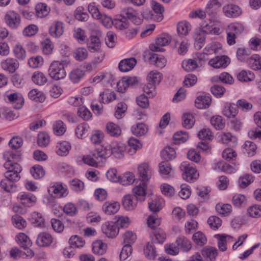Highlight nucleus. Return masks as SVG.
<instances>
[{"instance_id":"obj_1","label":"nucleus","mask_w":261,"mask_h":261,"mask_svg":"<svg viewBox=\"0 0 261 261\" xmlns=\"http://www.w3.org/2000/svg\"><path fill=\"white\" fill-rule=\"evenodd\" d=\"M70 60L68 58L62 59L61 61H54L50 64L48 69L49 76L55 80L64 79L66 75L65 68L70 63Z\"/></svg>"},{"instance_id":"obj_2","label":"nucleus","mask_w":261,"mask_h":261,"mask_svg":"<svg viewBox=\"0 0 261 261\" xmlns=\"http://www.w3.org/2000/svg\"><path fill=\"white\" fill-rule=\"evenodd\" d=\"M4 167L8 171L5 173V177L13 182L19 180L20 176V172L22 171L21 167L18 163L6 162Z\"/></svg>"},{"instance_id":"obj_3","label":"nucleus","mask_w":261,"mask_h":261,"mask_svg":"<svg viewBox=\"0 0 261 261\" xmlns=\"http://www.w3.org/2000/svg\"><path fill=\"white\" fill-rule=\"evenodd\" d=\"M180 169L183 171V178L188 182H194L199 176L196 169L186 162L181 163Z\"/></svg>"},{"instance_id":"obj_4","label":"nucleus","mask_w":261,"mask_h":261,"mask_svg":"<svg viewBox=\"0 0 261 261\" xmlns=\"http://www.w3.org/2000/svg\"><path fill=\"white\" fill-rule=\"evenodd\" d=\"M120 17L125 20H130L136 25L141 24L143 21V19L139 17L138 12L132 7L122 9L120 12Z\"/></svg>"},{"instance_id":"obj_5","label":"nucleus","mask_w":261,"mask_h":261,"mask_svg":"<svg viewBox=\"0 0 261 261\" xmlns=\"http://www.w3.org/2000/svg\"><path fill=\"white\" fill-rule=\"evenodd\" d=\"M171 41V37L168 34H162L156 39L155 44H150V49L152 51L163 52L165 49L162 47L168 45Z\"/></svg>"},{"instance_id":"obj_6","label":"nucleus","mask_w":261,"mask_h":261,"mask_svg":"<svg viewBox=\"0 0 261 261\" xmlns=\"http://www.w3.org/2000/svg\"><path fill=\"white\" fill-rule=\"evenodd\" d=\"M101 229L108 238H115L119 233V226L113 221H107L102 225Z\"/></svg>"},{"instance_id":"obj_7","label":"nucleus","mask_w":261,"mask_h":261,"mask_svg":"<svg viewBox=\"0 0 261 261\" xmlns=\"http://www.w3.org/2000/svg\"><path fill=\"white\" fill-rule=\"evenodd\" d=\"M5 21L7 24L12 29H16L20 24V16L14 11H10L5 15Z\"/></svg>"},{"instance_id":"obj_8","label":"nucleus","mask_w":261,"mask_h":261,"mask_svg":"<svg viewBox=\"0 0 261 261\" xmlns=\"http://www.w3.org/2000/svg\"><path fill=\"white\" fill-rule=\"evenodd\" d=\"M18 243L21 247L25 250H27L25 254L27 256L32 257L34 255V252L29 249V248L32 246V242L29 238L23 233H20L17 236Z\"/></svg>"},{"instance_id":"obj_9","label":"nucleus","mask_w":261,"mask_h":261,"mask_svg":"<svg viewBox=\"0 0 261 261\" xmlns=\"http://www.w3.org/2000/svg\"><path fill=\"white\" fill-rule=\"evenodd\" d=\"M138 173L141 182H146L151 178L152 169L147 163H143L138 167Z\"/></svg>"},{"instance_id":"obj_10","label":"nucleus","mask_w":261,"mask_h":261,"mask_svg":"<svg viewBox=\"0 0 261 261\" xmlns=\"http://www.w3.org/2000/svg\"><path fill=\"white\" fill-rule=\"evenodd\" d=\"M48 191L51 196L55 198L64 197L68 194L67 189L62 184L60 183H56L50 187Z\"/></svg>"},{"instance_id":"obj_11","label":"nucleus","mask_w":261,"mask_h":261,"mask_svg":"<svg viewBox=\"0 0 261 261\" xmlns=\"http://www.w3.org/2000/svg\"><path fill=\"white\" fill-rule=\"evenodd\" d=\"M230 62V60L227 56H216L209 61V64L215 68H226Z\"/></svg>"},{"instance_id":"obj_12","label":"nucleus","mask_w":261,"mask_h":261,"mask_svg":"<svg viewBox=\"0 0 261 261\" xmlns=\"http://www.w3.org/2000/svg\"><path fill=\"white\" fill-rule=\"evenodd\" d=\"M98 157H99V155L97 153V151L94 150L90 152L89 154L84 155L83 157V161L86 164L96 167L101 163Z\"/></svg>"},{"instance_id":"obj_13","label":"nucleus","mask_w":261,"mask_h":261,"mask_svg":"<svg viewBox=\"0 0 261 261\" xmlns=\"http://www.w3.org/2000/svg\"><path fill=\"white\" fill-rule=\"evenodd\" d=\"M64 32V24L60 21L54 22L49 28L50 35L55 38L60 37Z\"/></svg>"},{"instance_id":"obj_14","label":"nucleus","mask_w":261,"mask_h":261,"mask_svg":"<svg viewBox=\"0 0 261 261\" xmlns=\"http://www.w3.org/2000/svg\"><path fill=\"white\" fill-rule=\"evenodd\" d=\"M9 101L16 109H20L24 103V99L20 93H14L7 95Z\"/></svg>"},{"instance_id":"obj_15","label":"nucleus","mask_w":261,"mask_h":261,"mask_svg":"<svg viewBox=\"0 0 261 261\" xmlns=\"http://www.w3.org/2000/svg\"><path fill=\"white\" fill-rule=\"evenodd\" d=\"M1 66L4 70L10 73H14L18 68L19 63L15 59L8 58L2 62Z\"/></svg>"},{"instance_id":"obj_16","label":"nucleus","mask_w":261,"mask_h":261,"mask_svg":"<svg viewBox=\"0 0 261 261\" xmlns=\"http://www.w3.org/2000/svg\"><path fill=\"white\" fill-rule=\"evenodd\" d=\"M223 11L225 15L227 17H237L241 14V10L237 5L228 4L224 6Z\"/></svg>"},{"instance_id":"obj_17","label":"nucleus","mask_w":261,"mask_h":261,"mask_svg":"<svg viewBox=\"0 0 261 261\" xmlns=\"http://www.w3.org/2000/svg\"><path fill=\"white\" fill-rule=\"evenodd\" d=\"M120 204L116 201H107L102 206V211L108 215L116 214L119 210Z\"/></svg>"},{"instance_id":"obj_18","label":"nucleus","mask_w":261,"mask_h":261,"mask_svg":"<svg viewBox=\"0 0 261 261\" xmlns=\"http://www.w3.org/2000/svg\"><path fill=\"white\" fill-rule=\"evenodd\" d=\"M139 185L136 186L133 189L135 197L139 201H144L146 195V189L147 185L145 182H141Z\"/></svg>"},{"instance_id":"obj_19","label":"nucleus","mask_w":261,"mask_h":261,"mask_svg":"<svg viewBox=\"0 0 261 261\" xmlns=\"http://www.w3.org/2000/svg\"><path fill=\"white\" fill-rule=\"evenodd\" d=\"M138 200L133 196L127 194L122 199V205L124 208L128 211L134 210L137 206Z\"/></svg>"},{"instance_id":"obj_20","label":"nucleus","mask_w":261,"mask_h":261,"mask_svg":"<svg viewBox=\"0 0 261 261\" xmlns=\"http://www.w3.org/2000/svg\"><path fill=\"white\" fill-rule=\"evenodd\" d=\"M136 63V60L134 58L122 60L119 64V70L122 72L128 71L134 67Z\"/></svg>"},{"instance_id":"obj_21","label":"nucleus","mask_w":261,"mask_h":261,"mask_svg":"<svg viewBox=\"0 0 261 261\" xmlns=\"http://www.w3.org/2000/svg\"><path fill=\"white\" fill-rule=\"evenodd\" d=\"M201 32L203 34H216L219 31V29L216 27L214 22L211 20L203 22L201 25Z\"/></svg>"},{"instance_id":"obj_22","label":"nucleus","mask_w":261,"mask_h":261,"mask_svg":"<svg viewBox=\"0 0 261 261\" xmlns=\"http://www.w3.org/2000/svg\"><path fill=\"white\" fill-rule=\"evenodd\" d=\"M237 107L234 103H226L223 109L222 114L228 118H234L238 114Z\"/></svg>"},{"instance_id":"obj_23","label":"nucleus","mask_w":261,"mask_h":261,"mask_svg":"<svg viewBox=\"0 0 261 261\" xmlns=\"http://www.w3.org/2000/svg\"><path fill=\"white\" fill-rule=\"evenodd\" d=\"M112 154L117 158H121L125 150V146L121 142L113 143L110 146Z\"/></svg>"},{"instance_id":"obj_24","label":"nucleus","mask_w":261,"mask_h":261,"mask_svg":"<svg viewBox=\"0 0 261 261\" xmlns=\"http://www.w3.org/2000/svg\"><path fill=\"white\" fill-rule=\"evenodd\" d=\"M18 197L21 200L22 204L26 206H30L32 203L36 201V197L30 193H20Z\"/></svg>"},{"instance_id":"obj_25","label":"nucleus","mask_w":261,"mask_h":261,"mask_svg":"<svg viewBox=\"0 0 261 261\" xmlns=\"http://www.w3.org/2000/svg\"><path fill=\"white\" fill-rule=\"evenodd\" d=\"M52 241V237L50 234L43 232L38 235L36 240V243L39 246L46 247L49 246Z\"/></svg>"},{"instance_id":"obj_26","label":"nucleus","mask_w":261,"mask_h":261,"mask_svg":"<svg viewBox=\"0 0 261 261\" xmlns=\"http://www.w3.org/2000/svg\"><path fill=\"white\" fill-rule=\"evenodd\" d=\"M201 252L206 261H215L217 256V250L213 247H205Z\"/></svg>"},{"instance_id":"obj_27","label":"nucleus","mask_w":261,"mask_h":261,"mask_svg":"<svg viewBox=\"0 0 261 261\" xmlns=\"http://www.w3.org/2000/svg\"><path fill=\"white\" fill-rule=\"evenodd\" d=\"M248 66L253 70H261V57L257 54L252 55L247 60Z\"/></svg>"},{"instance_id":"obj_28","label":"nucleus","mask_w":261,"mask_h":261,"mask_svg":"<svg viewBox=\"0 0 261 261\" xmlns=\"http://www.w3.org/2000/svg\"><path fill=\"white\" fill-rule=\"evenodd\" d=\"M211 102V98L208 96H198L195 100V106L198 109H205L208 108Z\"/></svg>"},{"instance_id":"obj_29","label":"nucleus","mask_w":261,"mask_h":261,"mask_svg":"<svg viewBox=\"0 0 261 261\" xmlns=\"http://www.w3.org/2000/svg\"><path fill=\"white\" fill-rule=\"evenodd\" d=\"M101 101L103 103H109L117 99L115 92L109 89H105L100 94Z\"/></svg>"},{"instance_id":"obj_30","label":"nucleus","mask_w":261,"mask_h":261,"mask_svg":"<svg viewBox=\"0 0 261 261\" xmlns=\"http://www.w3.org/2000/svg\"><path fill=\"white\" fill-rule=\"evenodd\" d=\"M176 244L178 249L186 252L189 251L192 247L190 240L184 236L178 237L176 239Z\"/></svg>"},{"instance_id":"obj_31","label":"nucleus","mask_w":261,"mask_h":261,"mask_svg":"<svg viewBox=\"0 0 261 261\" xmlns=\"http://www.w3.org/2000/svg\"><path fill=\"white\" fill-rule=\"evenodd\" d=\"M131 131L132 133L137 136L144 135L148 131V127L143 123H138L132 126Z\"/></svg>"},{"instance_id":"obj_32","label":"nucleus","mask_w":261,"mask_h":261,"mask_svg":"<svg viewBox=\"0 0 261 261\" xmlns=\"http://www.w3.org/2000/svg\"><path fill=\"white\" fill-rule=\"evenodd\" d=\"M211 123L217 130H222L225 126V121L220 115H215L211 118Z\"/></svg>"},{"instance_id":"obj_33","label":"nucleus","mask_w":261,"mask_h":261,"mask_svg":"<svg viewBox=\"0 0 261 261\" xmlns=\"http://www.w3.org/2000/svg\"><path fill=\"white\" fill-rule=\"evenodd\" d=\"M107 249V245L103 243L101 240H97L92 244V250L95 254L102 255Z\"/></svg>"},{"instance_id":"obj_34","label":"nucleus","mask_w":261,"mask_h":261,"mask_svg":"<svg viewBox=\"0 0 261 261\" xmlns=\"http://www.w3.org/2000/svg\"><path fill=\"white\" fill-rule=\"evenodd\" d=\"M244 30L243 25L239 22H233L229 24L226 28V32L234 34L235 36L240 35Z\"/></svg>"},{"instance_id":"obj_35","label":"nucleus","mask_w":261,"mask_h":261,"mask_svg":"<svg viewBox=\"0 0 261 261\" xmlns=\"http://www.w3.org/2000/svg\"><path fill=\"white\" fill-rule=\"evenodd\" d=\"M70 148V144L68 142L62 141L58 143L56 152L59 155L65 156L68 153Z\"/></svg>"},{"instance_id":"obj_36","label":"nucleus","mask_w":261,"mask_h":261,"mask_svg":"<svg viewBox=\"0 0 261 261\" xmlns=\"http://www.w3.org/2000/svg\"><path fill=\"white\" fill-rule=\"evenodd\" d=\"M172 169L171 165L167 162H162L159 165V171L162 176L168 178L171 176Z\"/></svg>"},{"instance_id":"obj_37","label":"nucleus","mask_w":261,"mask_h":261,"mask_svg":"<svg viewBox=\"0 0 261 261\" xmlns=\"http://www.w3.org/2000/svg\"><path fill=\"white\" fill-rule=\"evenodd\" d=\"M149 55V60L153 62L156 66L160 68H163L165 66L166 59L164 56L154 53H150Z\"/></svg>"},{"instance_id":"obj_38","label":"nucleus","mask_w":261,"mask_h":261,"mask_svg":"<svg viewBox=\"0 0 261 261\" xmlns=\"http://www.w3.org/2000/svg\"><path fill=\"white\" fill-rule=\"evenodd\" d=\"M166 233L164 231L161 229L154 230L150 234V237L152 240L158 243H163L166 239Z\"/></svg>"},{"instance_id":"obj_39","label":"nucleus","mask_w":261,"mask_h":261,"mask_svg":"<svg viewBox=\"0 0 261 261\" xmlns=\"http://www.w3.org/2000/svg\"><path fill=\"white\" fill-rule=\"evenodd\" d=\"M221 4L218 0H210L206 7V12L209 15L216 13L217 11L221 7Z\"/></svg>"},{"instance_id":"obj_40","label":"nucleus","mask_w":261,"mask_h":261,"mask_svg":"<svg viewBox=\"0 0 261 261\" xmlns=\"http://www.w3.org/2000/svg\"><path fill=\"white\" fill-rule=\"evenodd\" d=\"M89 128L87 123H81L75 128V134L79 138H85L88 135Z\"/></svg>"},{"instance_id":"obj_41","label":"nucleus","mask_w":261,"mask_h":261,"mask_svg":"<svg viewBox=\"0 0 261 261\" xmlns=\"http://www.w3.org/2000/svg\"><path fill=\"white\" fill-rule=\"evenodd\" d=\"M152 8L154 12L158 14L154 18L158 21H161L163 19V13L164 12V7L160 4L155 1H152L151 2Z\"/></svg>"},{"instance_id":"obj_42","label":"nucleus","mask_w":261,"mask_h":261,"mask_svg":"<svg viewBox=\"0 0 261 261\" xmlns=\"http://www.w3.org/2000/svg\"><path fill=\"white\" fill-rule=\"evenodd\" d=\"M106 128L108 134L113 137H117L121 134L120 127L117 124L113 122L107 123Z\"/></svg>"},{"instance_id":"obj_43","label":"nucleus","mask_w":261,"mask_h":261,"mask_svg":"<svg viewBox=\"0 0 261 261\" xmlns=\"http://www.w3.org/2000/svg\"><path fill=\"white\" fill-rule=\"evenodd\" d=\"M36 15L38 17L42 18L46 16L50 11V8L45 4L39 3L35 7Z\"/></svg>"},{"instance_id":"obj_44","label":"nucleus","mask_w":261,"mask_h":261,"mask_svg":"<svg viewBox=\"0 0 261 261\" xmlns=\"http://www.w3.org/2000/svg\"><path fill=\"white\" fill-rule=\"evenodd\" d=\"M30 221L36 227H43L44 226V220L41 214L38 212H33L31 214Z\"/></svg>"},{"instance_id":"obj_45","label":"nucleus","mask_w":261,"mask_h":261,"mask_svg":"<svg viewBox=\"0 0 261 261\" xmlns=\"http://www.w3.org/2000/svg\"><path fill=\"white\" fill-rule=\"evenodd\" d=\"M191 24L186 21H180L178 23L177 26V32L180 36L187 35L189 33V31L191 30Z\"/></svg>"},{"instance_id":"obj_46","label":"nucleus","mask_w":261,"mask_h":261,"mask_svg":"<svg viewBox=\"0 0 261 261\" xmlns=\"http://www.w3.org/2000/svg\"><path fill=\"white\" fill-rule=\"evenodd\" d=\"M222 140L223 143L230 147H233L237 145V138L230 133H225L222 136Z\"/></svg>"},{"instance_id":"obj_47","label":"nucleus","mask_w":261,"mask_h":261,"mask_svg":"<svg viewBox=\"0 0 261 261\" xmlns=\"http://www.w3.org/2000/svg\"><path fill=\"white\" fill-rule=\"evenodd\" d=\"M32 80L35 84L38 85H43L47 81L45 74L39 71H36L33 73Z\"/></svg>"},{"instance_id":"obj_48","label":"nucleus","mask_w":261,"mask_h":261,"mask_svg":"<svg viewBox=\"0 0 261 261\" xmlns=\"http://www.w3.org/2000/svg\"><path fill=\"white\" fill-rule=\"evenodd\" d=\"M29 97L36 102H42L45 100V96L43 93L36 89L31 90L28 93Z\"/></svg>"},{"instance_id":"obj_49","label":"nucleus","mask_w":261,"mask_h":261,"mask_svg":"<svg viewBox=\"0 0 261 261\" xmlns=\"http://www.w3.org/2000/svg\"><path fill=\"white\" fill-rule=\"evenodd\" d=\"M0 185L2 189L8 192H14L16 188L15 182L6 178L1 180Z\"/></svg>"},{"instance_id":"obj_50","label":"nucleus","mask_w":261,"mask_h":261,"mask_svg":"<svg viewBox=\"0 0 261 261\" xmlns=\"http://www.w3.org/2000/svg\"><path fill=\"white\" fill-rule=\"evenodd\" d=\"M216 210L220 215L226 216L232 211V206L229 204L218 203L216 206Z\"/></svg>"},{"instance_id":"obj_51","label":"nucleus","mask_w":261,"mask_h":261,"mask_svg":"<svg viewBox=\"0 0 261 261\" xmlns=\"http://www.w3.org/2000/svg\"><path fill=\"white\" fill-rule=\"evenodd\" d=\"M53 131L57 136H62L66 132V127L63 122L58 120L56 121L53 124Z\"/></svg>"},{"instance_id":"obj_52","label":"nucleus","mask_w":261,"mask_h":261,"mask_svg":"<svg viewBox=\"0 0 261 261\" xmlns=\"http://www.w3.org/2000/svg\"><path fill=\"white\" fill-rule=\"evenodd\" d=\"M4 158L6 162L17 163L20 160V155L18 152H13L11 151H6L4 153Z\"/></svg>"},{"instance_id":"obj_53","label":"nucleus","mask_w":261,"mask_h":261,"mask_svg":"<svg viewBox=\"0 0 261 261\" xmlns=\"http://www.w3.org/2000/svg\"><path fill=\"white\" fill-rule=\"evenodd\" d=\"M254 74L250 71L242 70L237 76L238 80L241 82H249L254 80Z\"/></svg>"},{"instance_id":"obj_54","label":"nucleus","mask_w":261,"mask_h":261,"mask_svg":"<svg viewBox=\"0 0 261 261\" xmlns=\"http://www.w3.org/2000/svg\"><path fill=\"white\" fill-rule=\"evenodd\" d=\"M222 49L221 44L218 42H213L208 44L204 48L208 55L214 53L215 54L219 53V51Z\"/></svg>"},{"instance_id":"obj_55","label":"nucleus","mask_w":261,"mask_h":261,"mask_svg":"<svg viewBox=\"0 0 261 261\" xmlns=\"http://www.w3.org/2000/svg\"><path fill=\"white\" fill-rule=\"evenodd\" d=\"M30 172L35 179H40L45 175V171L43 167L39 165H35L30 169Z\"/></svg>"},{"instance_id":"obj_56","label":"nucleus","mask_w":261,"mask_h":261,"mask_svg":"<svg viewBox=\"0 0 261 261\" xmlns=\"http://www.w3.org/2000/svg\"><path fill=\"white\" fill-rule=\"evenodd\" d=\"M144 254L149 259H154L156 256V251L152 242H148L146 248L144 249Z\"/></svg>"},{"instance_id":"obj_57","label":"nucleus","mask_w":261,"mask_h":261,"mask_svg":"<svg viewBox=\"0 0 261 261\" xmlns=\"http://www.w3.org/2000/svg\"><path fill=\"white\" fill-rule=\"evenodd\" d=\"M100 41L99 37L95 35L91 36V42L88 48L91 52L98 51L100 47Z\"/></svg>"},{"instance_id":"obj_58","label":"nucleus","mask_w":261,"mask_h":261,"mask_svg":"<svg viewBox=\"0 0 261 261\" xmlns=\"http://www.w3.org/2000/svg\"><path fill=\"white\" fill-rule=\"evenodd\" d=\"M192 239L194 243L198 246H203L207 242V239L201 231L195 232L192 237Z\"/></svg>"},{"instance_id":"obj_59","label":"nucleus","mask_w":261,"mask_h":261,"mask_svg":"<svg viewBox=\"0 0 261 261\" xmlns=\"http://www.w3.org/2000/svg\"><path fill=\"white\" fill-rule=\"evenodd\" d=\"M246 202L245 196L241 194L234 195L232 199L233 204L237 207H241L245 205Z\"/></svg>"},{"instance_id":"obj_60","label":"nucleus","mask_w":261,"mask_h":261,"mask_svg":"<svg viewBox=\"0 0 261 261\" xmlns=\"http://www.w3.org/2000/svg\"><path fill=\"white\" fill-rule=\"evenodd\" d=\"M161 154L163 159L168 161L174 159L176 152L173 148L166 147L161 151Z\"/></svg>"},{"instance_id":"obj_61","label":"nucleus","mask_w":261,"mask_h":261,"mask_svg":"<svg viewBox=\"0 0 261 261\" xmlns=\"http://www.w3.org/2000/svg\"><path fill=\"white\" fill-rule=\"evenodd\" d=\"M182 125L186 128H191L195 123V119L191 113H185L182 116Z\"/></svg>"},{"instance_id":"obj_62","label":"nucleus","mask_w":261,"mask_h":261,"mask_svg":"<svg viewBox=\"0 0 261 261\" xmlns=\"http://www.w3.org/2000/svg\"><path fill=\"white\" fill-rule=\"evenodd\" d=\"M69 243L71 247L72 248H80L84 246L85 242V241L80 236L75 235L72 236L69 240Z\"/></svg>"},{"instance_id":"obj_63","label":"nucleus","mask_w":261,"mask_h":261,"mask_svg":"<svg viewBox=\"0 0 261 261\" xmlns=\"http://www.w3.org/2000/svg\"><path fill=\"white\" fill-rule=\"evenodd\" d=\"M243 148L248 156H251L255 154L257 147L254 143L250 141H246L243 145Z\"/></svg>"},{"instance_id":"obj_64","label":"nucleus","mask_w":261,"mask_h":261,"mask_svg":"<svg viewBox=\"0 0 261 261\" xmlns=\"http://www.w3.org/2000/svg\"><path fill=\"white\" fill-rule=\"evenodd\" d=\"M248 215L253 218L261 217V205L255 204L250 206L247 209Z\"/></svg>"}]
</instances>
